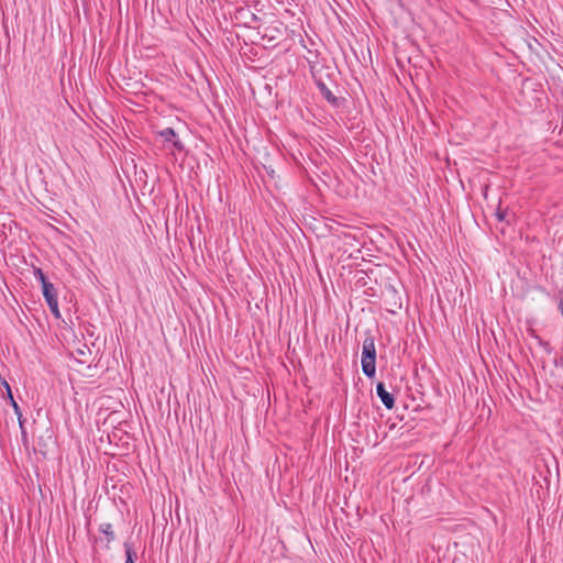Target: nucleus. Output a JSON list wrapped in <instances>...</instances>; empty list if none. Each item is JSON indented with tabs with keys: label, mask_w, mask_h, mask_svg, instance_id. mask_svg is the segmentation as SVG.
<instances>
[{
	"label": "nucleus",
	"mask_w": 563,
	"mask_h": 563,
	"mask_svg": "<svg viewBox=\"0 0 563 563\" xmlns=\"http://www.w3.org/2000/svg\"><path fill=\"white\" fill-rule=\"evenodd\" d=\"M496 216H497V218H498V220H499V221H503V220L505 219V213H504V212L498 211V212L496 213Z\"/></svg>",
	"instance_id": "nucleus-8"
},
{
	"label": "nucleus",
	"mask_w": 563,
	"mask_h": 563,
	"mask_svg": "<svg viewBox=\"0 0 563 563\" xmlns=\"http://www.w3.org/2000/svg\"><path fill=\"white\" fill-rule=\"evenodd\" d=\"M109 529H110V526H107V529L103 530V532L108 533L109 532Z\"/></svg>",
	"instance_id": "nucleus-12"
},
{
	"label": "nucleus",
	"mask_w": 563,
	"mask_h": 563,
	"mask_svg": "<svg viewBox=\"0 0 563 563\" xmlns=\"http://www.w3.org/2000/svg\"><path fill=\"white\" fill-rule=\"evenodd\" d=\"M48 307H49V310L56 317V318H59L60 317V312H59V309H58V301H53V302H48L47 303Z\"/></svg>",
	"instance_id": "nucleus-7"
},
{
	"label": "nucleus",
	"mask_w": 563,
	"mask_h": 563,
	"mask_svg": "<svg viewBox=\"0 0 563 563\" xmlns=\"http://www.w3.org/2000/svg\"><path fill=\"white\" fill-rule=\"evenodd\" d=\"M376 393L387 409H391L394 407V405H395L394 396L385 389V386L383 383L377 384Z\"/></svg>",
	"instance_id": "nucleus-2"
},
{
	"label": "nucleus",
	"mask_w": 563,
	"mask_h": 563,
	"mask_svg": "<svg viewBox=\"0 0 563 563\" xmlns=\"http://www.w3.org/2000/svg\"><path fill=\"white\" fill-rule=\"evenodd\" d=\"M362 369L363 373L372 378L376 373V349L372 336H367L362 346Z\"/></svg>",
	"instance_id": "nucleus-1"
},
{
	"label": "nucleus",
	"mask_w": 563,
	"mask_h": 563,
	"mask_svg": "<svg viewBox=\"0 0 563 563\" xmlns=\"http://www.w3.org/2000/svg\"><path fill=\"white\" fill-rule=\"evenodd\" d=\"M124 548H125V555H126L125 563H134V558L136 556V553L132 550V548L128 543L124 544Z\"/></svg>",
	"instance_id": "nucleus-5"
},
{
	"label": "nucleus",
	"mask_w": 563,
	"mask_h": 563,
	"mask_svg": "<svg viewBox=\"0 0 563 563\" xmlns=\"http://www.w3.org/2000/svg\"><path fill=\"white\" fill-rule=\"evenodd\" d=\"M5 386H7V389H8L9 394H10V397L12 398L11 391H10V386L7 383H5Z\"/></svg>",
	"instance_id": "nucleus-11"
},
{
	"label": "nucleus",
	"mask_w": 563,
	"mask_h": 563,
	"mask_svg": "<svg viewBox=\"0 0 563 563\" xmlns=\"http://www.w3.org/2000/svg\"><path fill=\"white\" fill-rule=\"evenodd\" d=\"M161 136L163 137V140L165 142H172L176 148H181V145L176 140V133L174 132L173 129H170V128L164 129L161 132Z\"/></svg>",
	"instance_id": "nucleus-4"
},
{
	"label": "nucleus",
	"mask_w": 563,
	"mask_h": 563,
	"mask_svg": "<svg viewBox=\"0 0 563 563\" xmlns=\"http://www.w3.org/2000/svg\"><path fill=\"white\" fill-rule=\"evenodd\" d=\"M12 402H13V407H14L15 412H19V407H18L16 402L13 399H12Z\"/></svg>",
	"instance_id": "nucleus-9"
},
{
	"label": "nucleus",
	"mask_w": 563,
	"mask_h": 563,
	"mask_svg": "<svg viewBox=\"0 0 563 563\" xmlns=\"http://www.w3.org/2000/svg\"><path fill=\"white\" fill-rule=\"evenodd\" d=\"M34 276L37 280H40L42 286L44 285V283H49L41 268H36L34 271Z\"/></svg>",
	"instance_id": "nucleus-6"
},
{
	"label": "nucleus",
	"mask_w": 563,
	"mask_h": 563,
	"mask_svg": "<svg viewBox=\"0 0 563 563\" xmlns=\"http://www.w3.org/2000/svg\"><path fill=\"white\" fill-rule=\"evenodd\" d=\"M109 529H110V526H107V529L103 530V532L108 533L109 532Z\"/></svg>",
	"instance_id": "nucleus-13"
},
{
	"label": "nucleus",
	"mask_w": 563,
	"mask_h": 563,
	"mask_svg": "<svg viewBox=\"0 0 563 563\" xmlns=\"http://www.w3.org/2000/svg\"><path fill=\"white\" fill-rule=\"evenodd\" d=\"M42 291L47 303L57 300V294L52 283H44L42 286Z\"/></svg>",
	"instance_id": "nucleus-3"
},
{
	"label": "nucleus",
	"mask_w": 563,
	"mask_h": 563,
	"mask_svg": "<svg viewBox=\"0 0 563 563\" xmlns=\"http://www.w3.org/2000/svg\"><path fill=\"white\" fill-rule=\"evenodd\" d=\"M325 97H327L329 100L331 99L332 95H331V92H330L329 90L327 91Z\"/></svg>",
	"instance_id": "nucleus-10"
}]
</instances>
